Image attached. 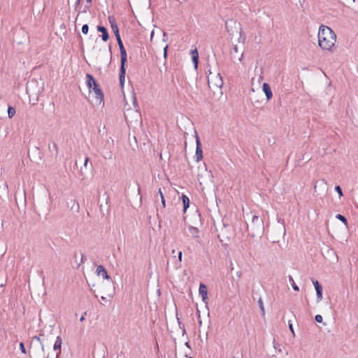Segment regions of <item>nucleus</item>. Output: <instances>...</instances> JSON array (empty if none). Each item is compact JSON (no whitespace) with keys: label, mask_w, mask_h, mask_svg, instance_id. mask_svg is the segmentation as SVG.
<instances>
[{"label":"nucleus","mask_w":358,"mask_h":358,"mask_svg":"<svg viewBox=\"0 0 358 358\" xmlns=\"http://www.w3.org/2000/svg\"><path fill=\"white\" fill-rule=\"evenodd\" d=\"M336 36L334 31L325 25H321L318 31V44L325 50H331L335 45Z\"/></svg>","instance_id":"1"},{"label":"nucleus","mask_w":358,"mask_h":358,"mask_svg":"<svg viewBox=\"0 0 358 358\" xmlns=\"http://www.w3.org/2000/svg\"><path fill=\"white\" fill-rule=\"evenodd\" d=\"M264 229L263 220L257 215H252L251 223L247 225L248 234L255 237L262 234Z\"/></svg>","instance_id":"2"},{"label":"nucleus","mask_w":358,"mask_h":358,"mask_svg":"<svg viewBox=\"0 0 358 358\" xmlns=\"http://www.w3.org/2000/svg\"><path fill=\"white\" fill-rule=\"evenodd\" d=\"M196 161L199 162L203 159V150L201 143L199 139L198 134L196 133V152H195Z\"/></svg>","instance_id":"3"},{"label":"nucleus","mask_w":358,"mask_h":358,"mask_svg":"<svg viewBox=\"0 0 358 358\" xmlns=\"http://www.w3.org/2000/svg\"><path fill=\"white\" fill-rule=\"evenodd\" d=\"M43 334H40L38 336H34L31 338V341L30 343V346L36 345L38 346L42 352H44V345L42 343L41 337H43Z\"/></svg>","instance_id":"4"},{"label":"nucleus","mask_w":358,"mask_h":358,"mask_svg":"<svg viewBox=\"0 0 358 358\" xmlns=\"http://www.w3.org/2000/svg\"><path fill=\"white\" fill-rule=\"evenodd\" d=\"M96 273L98 275L101 276L103 279L110 280L111 282V277L108 274L106 269L102 265H99L97 266Z\"/></svg>","instance_id":"5"},{"label":"nucleus","mask_w":358,"mask_h":358,"mask_svg":"<svg viewBox=\"0 0 358 358\" xmlns=\"http://www.w3.org/2000/svg\"><path fill=\"white\" fill-rule=\"evenodd\" d=\"M312 281L316 291L317 300L320 301L322 299V287L317 280L312 279Z\"/></svg>","instance_id":"6"},{"label":"nucleus","mask_w":358,"mask_h":358,"mask_svg":"<svg viewBox=\"0 0 358 358\" xmlns=\"http://www.w3.org/2000/svg\"><path fill=\"white\" fill-rule=\"evenodd\" d=\"M238 52H239V50H238V47L237 46V45H234V47L230 52L231 57V59H237L238 61L241 62L243 59V52H241L239 54V55H238Z\"/></svg>","instance_id":"7"},{"label":"nucleus","mask_w":358,"mask_h":358,"mask_svg":"<svg viewBox=\"0 0 358 358\" xmlns=\"http://www.w3.org/2000/svg\"><path fill=\"white\" fill-rule=\"evenodd\" d=\"M199 294L202 297V301L206 303H207L206 301L208 300L207 286L203 283H200L199 288Z\"/></svg>","instance_id":"8"},{"label":"nucleus","mask_w":358,"mask_h":358,"mask_svg":"<svg viewBox=\"0 0 358 358\" xmlns=\"http://www.w3.org/2000/svg\"><path fill=\"white\" fill-rule=\"evenodd\" d=\"M96 94V100L101 103V102L103 99V93L102 92L101 89L100 88V86L99 83H96L94 86H93L92 89Z\"/></svg>","instance_id":"9"},{"label":"nucleus","mask_w":358,"mask_h":358,"mask_svg":"<svg viewBox=\"0 0 358 358\" xmlns=\"http://www.w3.org/2000/svg\"><path fill=\"white\" fill-rule=\"evenodd\" d=\"M262 90L264 92L266 100L269 101L273 96V93L270 85L267 83H264L262 85Z\"/></svg>","instance_id":"10"},{"label":"nucleus","mask_w":358,"mask_h":358,"mask_svg":"<svg viewBox=\"0 0 358 358\" xmlns=\"http://www.w3.org/2000/svg\"><path fill=\"white\" fill-rule=\"evenodd\" d=\"M86 78H87V80H86L87 86L89 88L90 91H91L93 86H94L98 83L96 82L95 78L93 77V76L90 73H87L86 75Z\"/></svg>","instance_id":"11"},{"label":"nucleus","mask_w":358,"mask_h":358,"mask_svg":"<svg viewBox=\"0 0 358 358\" xmlns=\"http://www.w3.org/2000/svg\"><path fill=\"white\" fill-rule=\"evenodd\" d=\"M8 194V187L6 181L0 180V196Z\"/></svg>","instance_id":"12"},{"label":"nucleus","mask_w":358,"mask_h":358,"mask_svg":"<svg viewBox=\"0 0 358 358\" xmlns=\"http://www.w3.org/2000/svg\"><path fill=\"white\" fill-rule=\"evenodd\" d=\"M108 21H109V23L110 24L111 29H112L114 34L118 33L119 28H118V25L116 22V20H115V17L111 16V15L108 16Z\"/></svg>","instance_id":"13"},{"label":"nucleus","mask_w":358,"mask_h":358,"mask_svg":"<svg viewBox=\"0 0 358 358\" xmlns=\"http://www.w3.org/2000/svg\"><path fill=\"white\" fill-rule=\"evenodd\" d=\"M97 31L102 34L101 38L104 42L108 40L109 34L108 33L107 29L105 27L101 25L97 26Z\"/></svg>","instance_id":"14"},{"label":"nucleus","mask_w":358,"mask_h":358,"mask_svg":"<svg viewBox=\"0 0 358 358\" xmlns=\"http://www.w3.org/2000/svg\"><path fill=\"white\" fill-rule=\"evenodd\" d=\"M127 60V52L120 53V71H126V63Z\"/></svg>","instance_id":"15"},{"label":"nucleus","mask_w":358,"mask_h":358,"mask_svg":"<svg viewBox=\"0 0 358 358\" xmlns=\"http://www.w3.org/2000/svg\"><path fill=\"white\" fill-rule=\"evenodd\" d=\"M62 344V339L60 336H57L56 338V341L54 343L53 349L54 350L57 351L59 350V352L57 353V356L61 352V348Z\"/></svg>","instance_id":"16"},{"label":"nucleus","mask_w":358,"mask_h":358,"mask_svg":"<svg viewBox=\"0 0 358 358\" xmlns=\"http://www.w3.org/2000/svg\"><path fill=\"white\" fill-rule=\"evenodd\" d=\"M181 199L183 204V211L185 212L189 206V199L185 194L181 196Z\"/></svg>","instance_id":"17"},{"label":"nucleus","mask_w":358,"mask_h":358,"mask_svg":"<svg viewBox=\"0 0 358 358\" xmlns=\"http://www.w3.org/2000/svg\"><path fill=\"white\" fill-rule=\"evenodd\" d=\"M214 85L217 87H222L223 85V80L220 73H218L215 79Z\"/></svg>","instance_id":"18"},{"label":"nucleus","mask_w":358,"mask_h":358,"mask_svg":"<svg viewBox=\"0 0 358 358\" xmlns=\"http://www.w3.org/2000/svg\"><path fill=\"white\" fill-rule=\"evenodd\" d=\"M85 1L87 3V5H85L81 10L78 11L77 17H78V15H80V13H86L90 9L92 0H85ZM78 17H76V19Z\"/></svg>","instance_id":"19"},{"label":"nucleus","mask_w":358,"mask_h":358,"mask_svg":"<svg viewBox=\"0 0 358 358\" xmlns=\"http://www.w3.org/2000/svg\"><path fill=\"white\" fill-rule=\"evenodd\" d=\"M126 71H120L119 79L121 87H123L125 79Z\"/></svg>","instance_id":"20"},{"label":"nucleus","mask_w":358,"mask_h":358,"mask_svg":"<svg viewBox=\"0 0 358 358\" xmlns=\"http://www.w3.org/2000/svg\"><path fill=\"white\" fill-rule=\"evenodd\" d=\"M336 218L341 221L346 227L348 226V220L344 215L341 214H337L336 215Z\"/></svg>","instance_id":"21"},{"label":"nucleus","mask_w":358,"mask_h":358,"mask_svg":"<svg viewBox=\"0 0 358 358\" xmlns=\"http://www.w3.org/2000/svg\"><path fill=\"white\" fill-rule=\"evenodd\" d=\"M15 114V109L13 106H9L8 108V116L10 119Z\"/></svg>","instance_id":"22"},{"label":"nucleus","mask_w":358,"mask_h":358,"mask_svg":"<svg viewBox=\"0 0 358 358\" xmlns=\"http://www.w3.org/2000/svg\"><path fill=\"white\" fill-rule=\"evenodd\" d=\"M289 282L291 283L292 286V288L295 291H299V287L296 285V283L294 282V280L293 279V278L291 276V275H289Z\"/></svg>","instance_id":"23"},{"label":"nucleus","mask_w":358,"mask_h":358,"mask_svg":"<svg viewBox=\"0 0 358 358\" xmlns=\"http://www.w3.org/2000/svg\"><path fill=\"white\" fill-rule=\"evenodd\" d=\"M71 202L73 203L71 209L74 210L76 212H78L80 206L79 203L76 200H71Z\"/></svg>","instance_id":"24"},{"label":"nucleus","mask_w":358,"mask_h":358,"mask_svg":"<svg viewBox=\"0 0 358 358\" xmlns=\"http://www.w3.org/2000/svg\"><path fill=\"white\" fill-rule=\"evenodd\" d=\"M49 149H50V152L52 153L55 154V155H57V153H58V147H57V145L55 143H52V148L50 146H49Z\"/></svg>","instance_id":"25"},{"label":"nucleus","mask_w":358,"mask_h":358,"mask_svg":"<svg viewBox=\"0 0 358 358\" xmlns=\"http://www.w3.org/2000/svg\"><path fill=\"white\" fill-rule=\"evenodd\" d=\"M158 193L160 195V199H161V201H162V206H163V208H165L166 207V201H165V198H164V194H163V193L162 192L161 188L159 189Z\"/></svg>","instance_id":"26"},{"label":"nucleus","mask_w":358,"mask_h":358,"mask_svg":"<svg viewBox=\"0 0 358 358\" xmlns=\"http://www.w3.org/2000/svg\"><path fill=\"white\" fill-rule=\"evenodd\" d=\"M258 305H259V308L261 310L262 315L264 316L265 315V310H264V303H263V301H262V298L259 299V300H258Z\"/></svg>","instance_id":"27"},{"label":"nucleus","mask_w":358,"mask_h":358,"mask_svg":"<svg viewBox=\"0 0 358 358\" xmlns=\"http://www.w3.org/2000/svg\"><path fill=\"white\" fill-rule=\"evenodd\" d=\"M238 27H239V29H240V37L238 38V41L239 42H242V43H244L245 41V36H243L242 35V29H241V24H238Z\"/></svg>","instance_id":"28"},{"label":"nucleus","mask_w":358,"mask_h":358,"mask_svg":"<svg viewBox=\"0 0 358 358\" xmlns=\"http://www.w3.org/2000/svg\"><path fill=\"white\" fill-rule=\"evenodd\" d=\"M192 62L194 63V67L196 69L199 63V56L194 55L192 57Z\"/></svg>","instance_id":"29"},{"label":"nucleus","mask_w":358,"mask_h":358,"mask_svg":"<svg viewBox=\"0 0 358 358\" xmlns=\"http://www.w3.org/2000/svg\"><path fill=\"white\" fill-rule=\"evenodd\" d=\"M334 189L336 192H338L340 198L343 196L342 189L339 185H336Z\"/></svg>","instance_id":"30"},{"label":"nucleus","mask_w":358,"mask_h":358,"mask_svg":"<svg viewBox=\"0 0 358 358\" xmlns=\"http://www.w3.org/2000/svg\"><path fill=\"white\" fill-rule=\"evenodd\" d=\"M20 350L22 353H23V354H26L27 353V350H26V348L24 347V344L23 342H20Z\"/></svg>","instance_id":"31"},{"label":"nucleus","mask_w":358,"mask_h":358,"mask_svg":"<svg viewBox=\"0 0 358 358\" xmlns=\"http://www.w3.org/2000/svg\"><path fill=\"white\" fill-rule=\"evenodd\" d=\"M88 30H89L88 24H85L83 25V27H82V32L84 34H87L88 33Z\"/></svg>","instance_id":"32"},{"label":"nucleus","mask_w":358,"mask_h":358,"mask_svg":"<svg viewBox=\"0 0 358 358\" xmlns=\"http://www.w3.org/2000/svg\"><path fill=\"white\" fill-rule=\"evenodd\" d=\"M168 48H169V45H166L164 48V50H163V56H164L165 61L166 60V57H167V55H168Z\"/></svg>","instance_id":"33"},{"label":"nucleus","mask_w":358,"mask_h":358,"mask_svg":"<svg viewBox=\"0 0 358 358\" xmlns=\"http://www.w3.org/2000/svg\"><path fill=\"white\" fill-rule=\"evenodd\" d=\"M230 23H233L235 25L236 24V22L235 21H233V20H230L229 22H226V29H227V31L230 34H233V33H230V30L229 29V25Z\"/></svg>","instance_id":"34"},{"label":"nucleus","mask_w":358,"mask_h":358,"mask_svg":"<svg viewBox=\"0 0 358 358\" xmlns=\"http://www.w3.org/2000/svg\"><path fill=\"white\" fill-rule=\"evenodd\" d=\"M118 46H119V48H120V53L127 52V51H126V50H125V48L124 47L123 43H118Z\"/></svg>","instance_id":"35"},{"label":"nucleus","mask_w":358,"mask_h":358,"mask_svg":"<svg viewBox=\"0 0 358 358\" xmlns=\"http://www.w3.org/2000/svg\"><path fill=\"white\" fill-rule=\"evenodd\" d=\"M315 320L318 323H322V320H323V318L322 317V315H316L315 317Z\"/></svg>","instance_id":"36"},{"label":"nucleus","mask_w":358,"mask_h":358,"mask_svg":"<svg viewBox=\"0 0 358 358\" xmlns=\"http://www.w3.org/2000/svg\"><path fill=\"white\" fill-rule=\"evenodd\" d=\"M115 36L117 39V44L120 43H122L120 35V32L115 34Z\"/></svg>","instance_id":"37"},{"label":"nucleus","mask_w":358,"mask_h":358,"mask_svg":"<svg viewBox=\"0 0 358 358\" xmlns=\"http://www.w3.org/2000/svg\"><path fill=\"white\" fill-rule=\"evenodd\" d=\"M115 36L117 39V44L120 43H122L120 35V32L115 34Z\"/></svg>","instance_id":"38"},{"label":"nucleus","mask_w":358,"mask_h":358,"mask_svg":"<svg viewBox=\"0 0 358 358\" xmlns=\"http://www.w3.org/2000/svg\"><path fill=\"white\" fill-rule=\"evenodd\" d=\"M289 329L290 331L292 333V334L294 336V331L293 325L291 323L290 320L289 321Z\"/></svg>","instance_id":"39"},{"label":"nucleus","mask_w":358,"mask_h":358,"mask_svg":"<svg viewBox=\"0 0 358 358\" xmlns=\"http://www.w3.org/2000/svg\"><path fill=\"white\" fill-rule=\"evenodd\" d=\"M191 55H192V57H193L194 55L199 56V52L196 49L192 50Z\"/></svg>","instance_id":"40"},{"label":"nucleus","mask_w":358,"mask_h":358,"mask_svg":"<svg viewBox=\"0 0 358 358\" xmlns=\"http://www.w3.org/2000/svg\"><path fill=\"white\" fill-rule=\"evenodd\" d=\"M80 5V0H76L75 3V10H78Z\"/></svg>","instance_id":"41"},{"label":"nucleus","mask_w":358,"mask_h":358,"mask_svg":"<svg viewBox=\"0 0 358 358\" xmlns=\"http://www.w3.org/2000/svg\"><path fill=\"white\" fill-rule=\"evenodd\" d=\"M89 161H90V158L88 157H85V162H84V166L85 168H87Z\"/></svg>","instance_id":"42"},{"label":"nucleus","mask_w":358,"mask_h":358,"mask_svg":"<svg viewBox=\"0 0 358 358\" xmlns=\"http://www.w3.org/2000/svg\"><path fill=\"white\" fill-rule=\"evenodd\" d=\"M182 251H180L178 252V260L180 262H182Z\"/></svg>","instance_id":"43"},{"label":"nucleus","mask_w":358,"mask_h":358,"mask_svg":"<svg viewBox=\"0 0 358 358\" xmlns=\"http://www.w3.org/2000/svg\"><path fill=\"white\" fill-rule=\"evenodd\" d=\"M87 260L86 257L84 255H82L81 256V262L84 263Z\"/></svg>","instance_id":"44"},{"label":"nucleus","mask_w":358,"mask_h":358,"mask_svg":"<svg viewBox=\"0 0 358 358\" xmlns=\"http://www.w3.org/2000/svg\"><path fill=\"white\" fill-rule=\"evenodd\" d=\"M86 315V312L84 313V314L80 317V321L83 322L85 320V315Z\"/></svg>","instance_id":"45"},{"label":"nucleus","mask_w":358,"mask_h":358,"mask_svg":"<svg viewBox=\"0 0 358 358\" xmlns=\"http://www.w3.org/2000/svg\"><path fill=\"white\" fill-rule=\"evenodd\" d=\"M180 329H182V334H185L186 333V331H185V325L182 324V327H180Z\"/></svg>","instance_id":"46"},{"label":"nucleus","mask_w":358,"mask_h":358,"mask_svg":"<svg viewBox=\"0 0 358 358\" xmlns=\"http://www.w3.org/2000/svg\"><path fill=\"white\" fill-rule=\"evenodd\" d=\"M191 229V230H192V231H193V232L198 233V231H198V229H197V228H196V227H191V229Z\"/></svg>","instance_id":"47"},{"label":"nucleus","mask_w":358,"mask_h":358,"mask_svg":"<svg viewBox=\"0 0 358 358\" xmlns=\"http://www.w3.org/2000/svg\"><path fill=\"white\" fill-rule=\"evenodd\" d=\"M177 320H178V325H179V327H182V324H183L180 321V320H179V318H178V317H177Z\"/></svg>","instance_id":"48"},{"label":"nucleus","mask_w":358,"mask_h":358,"mask_svg":"<svg viewBox=\"0 0 358 358\" xmlns=\"http://www.w3.org/2000/svg\"><path fill=\"white\" fill-rule=\"evenodd\" d=\"M185 345V346H187V348H190L189 343L188 341H187V342H186Z\"/></svg>","instance_id":"49"},{"label":"nucleus","mask_w":358,"mask_h":358,"mask_svg":"<svg viewBox=\"0 0 358 358\" xmlns=\"http://www.w3.org/2000/svg\"><path fill=\"white\" fill-rule=\"evenodd\" d=\"M101 300L103 301H106V298L105 296H101Z\"/></svg>","instance_id":"50"},{"label":"nucleus","mask_w":358,"mask_h":358,"mask_svg":"<svg viewBox=\"0 0 358 358\" xmlns=\"http://www.w3.org/2000/svg\"><path fill=\"white\" fill-rule=\"evenodd\" d=\"M164 36L163 41H166V34L165 33H164V36Z\"/></svg>","instance_id":"51"},{"label":"nucleus","mask_w":358,"mask_h":358,"mask_svg":"<svg viewBox=\"0 0 358 358\" xmlns=\"http://www.w3.org/2000/svg\"><path fill=\"white\" fill-rule=\"evenodd\" d=\"M108 49H109V52L110 53V56H112V52H111V47H110V45H109V48Z\"/></svg>","instance_id":"52"},{"label":"nucleus","mask_w":358,"mask_h":358,"mask_svg":"<svg viewBox=\"0 0 358 358\" xmlns=\"http://www.w3.org/2000/svg\"><path fill=\"white\" fill-rule=\"evenodd\" d=\"M208 83L209 87H210L211 82L209 78L208 79Z\"/></svg>","instance_id":"53"},{"label":"nucleus","mask_w":358,"mask_h":358,"mask_svg":"<svg viewBox=\"0 0 358 358\" xmlns=\"http://www.w3.org/2000/svg\"><path fill=\"white\" fill-rule=\"evenodd\" d=\"M237 275H238V277H241V272H238V273H237Z\"/></svg>","instance_id":"54"},{"label":"nucleus","mask_w":358,"mask_h":358,"mask_svg":"<svg viewBox=\"0 0 358 358\" xmlns=\"http://www.w3.org/2000/svg\"><path fill=\"white\" fill-rule=\"evenodd\" d=\"M82 169H83L81 168V170H82ZM81 175H82V176H83V171H81Z\"/></svg>","instance_id":"55"},{"label":"nucleus","mask_w":358,"mask_h":358,"mask_svg":"<svg viewBox=\"0 0 358 358\" xmlns=\"http://www.w3.org/2000/svg\"><path fill=\"white\" fill-rule=\"evenodd\" d=\"M24 201L26 202V197H25V196H24Z\"/></svg>","instance_id":"56"},{"label":"nucleus","mask_w":358,"mask_h":358,"mask_svg":"<svg viewBox=\"0 0 358 358\" xmlns=\"http://www.w3.org/2000/svg\"><path fill=\"white\" fill-rule=\"evenodd\" d=\"M191 358H193V357H191Z\"/></svg>","instance_id":"57"}]
</instances>
